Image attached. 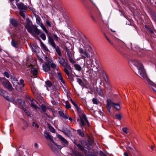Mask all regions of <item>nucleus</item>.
I'll use <instances>...</instances> for the list:
<instances>
[{
    "mask_svg": "<svg viewBox=\"0 0 156 156\" xmlns=\"http://www.w3.org/2000/svg\"><path fill=\"white\" fill-rule=\"evenodd\" d=\"M97 92L98 94L101 96L103 97L104 96V94L103 90L101 89H98L97 90Z\"/></svg>",
    "mask_w": 156,
    "mask_h": 156,
    "instance_id": "24",
    "label": "nucleus"
},
{
    "mask_svg": "<svg viewBox=\"0 0 156 156\" xmlns=\"http://www.w3.org/2000/svg\"><path fill=\"white\" fill-rule=\"evenodd\" d=\"M49 128L50 131L53 133H55V130L54 128L52 127L51 125H49L48 126Z\"/></svg>",
    "mask_w": 156,
    "mask_h": 156,
    "instance_id": "36",
    "label": "nucleus"
},
{
    "mask_svg": "<svg viewBox=\"0 0 156 156\" xmlns=\"http://www.w3.org/2000/svg\"><path fill=\"white\" fill-rule=\"evenodd\" d=\"M42 67L43 70L45 72H48L50 70V66L48 63L46 62L44 64H43Z\"/></svg>",
    "mask_w": 156,
    "mask_h": 156,
    "instance_id": "11",
    "label": "nucleus"
},
{
    "mask_svg": "<svg viewBox=\"0 0 156 156\" xmlns=\"http://www.w3.org/2000/svg\"><path fill=\"white\" fill-rule=\"evenodd\" d=\"M86 62L87 68H90L91 67H94L96 66V65H98V61L96 59L95 62H94L93 60L91 61L90 59H87Z\"/></svg>",
    "mask_w": 156,
    "mask_h": 156,
    "instance_id": "6",
    "label": "nucleus"
},
{
    "mask_svg": "<svg viewBox=\"0 0 156 156\" xmlns=\"http://www.w3.org/2000/svg\"><path fill=\"white\" fill-rule=\"evenodd\" d=\"M10 23L13 26L16 27L17 26L18 23L16 20L14 19H11L10 20Z\"/></svg>",
    "mask_w": 156,
    "mask_h": 156,
    "instance_id": "21",
    "label": "nucleus"
},
{
    "mask_svg": "<svg viewBox=\"0 0 156 156\" xmlns=\"http://www.w3.org/2000/svg\"><path fill=\"white\" fill-rule=\"evenodd\" d=\"M11 81L12 82V83L13 82V80H17L14 77V76H11Z\"/></svg>",
    "mask_w": 156,
    "mask_h": 156,
    "instance_id": "54",
    "label": "nucleus"
},
{
    "mask_svg": "<svg viewBox=\"0 0 156 156\" xmlns=\"http://www.w3.org/2000/svg\"><path fill=\"white\" fill-rule=\"evenodd\" d=\"M113 107L117 110H119L120 108V106L119 104L114 103Z\"/></svg>",
    "mask_w": 156,
    "mask_h": 156,
    "instance_id": "29",
    "label": "nucleus"
},
{
    "mask_svg": "<svg viewBox=\"0 0 156 156\" xmlns=\"http://www.w3.org/2000/svg\"><path fill=\"white\" fill-rule=\"evenodd\" d=\"M76 155L77 156H83L80 153L78 152H76Z\"/></svg>",
    "mask_w": 156,
    "mask_h": 156,
    "instance_id": "60",
    "label": "nucleus"
},
{
    "mask_svg": "<svg viewBox=\"0 0 156 156\" xmlns=\"http://www.w3.org/2000/svg\"><path fill=\"white\" fill-rule=\"evenodd\" d=\"M81 111H80L79 112H78L79 113V114L80 115L81 117H82V119L83 118L85 121L87 122V123L88 124H89V122L88 121L87 118L86 117V115L83 113H82L81 115V114H80L79 113Z\"/></svg>",
    "mask_w": 156,
    "mask_h": 156,
    "instance_id": "23",
    "label": "nucleus"
},
{
    "mask_svg": "<svg viewBox=\"0 0 156 156\" xmlns=\"http://www.w3.org/2000/svg\"><path fill=\"white\" fill-rule=\"evenodd\" d=\"M79 116L80 118V119H78L77 121L79 122V124L81 126H84L85 125V123L84 121L83 120V119H82V117H81L80 115L79 114Z\"/></svg>",
    "mask_w": 156,
    "mask_h": 156,
    "instance_id": "18",
    "label": "nucleus"
},
{
    "mask_svg": "<svg viewBox=\"0 0 156 156\" xmlns=\"http://www.w3.org/2000/svg\"><path fill=\"white\" fill-rule=\"evenodd\" d=\"M105 37H106V38L107 39V40H108V41H109V42L111 44H112V43L111 42V41H110V40L108 38V37L106 36H105Z\"/></svg>",
    "mask_w": 156,
    "mask_h": 156,
    "instance_id": "64",
    "label": "nucleus"
},
{
    "mask_svg": "<svg viewBox=\"0 0 156 156\" xmlns=\"http://www.w3.org/2000/svg\"><path fill=\"white\" fill-rule=\"evenodd\" d=\"M51 103L53 105H55L56 104L55 101L54 100H52Z\"/></svg>",
    "mask_w": 156,
    "mask_h": 156,
    "instance_id": "61",
    "label": "nucleus"
},
{
    "mask_svg": "<svg viewBox=\"0 0 156 156\" xmlns=\"http://www.w3.org/2000/svg\"><path fill=\"white\" fill-rule=\"evenodd\" d=\"M44 136L46 138L49 139L51 141L53 142V140L52 137L47 132L45 131H44Z\"/></svg>",
    "mask_w": 156,
    "mask_h": 156,
    "instance_id": "14",
    "label": "nucleus"
},
{
    "mask_svg": "<svg viewBox=\"0 0 156 156\" xmlns=\"http://www.w3.org/2000/svg\"><path fill=\"white\" fill-rule=\"evenodd\" d=\"M66 51L67 53V55L69 58L72 57V54L71 52L67 48H66Z\"/></svg>",
    "mask_w": 156,
    "mask_h": 156,
    "instance_id": "34",
    "label": "nucleus"
},
{
    "mask_svg": "<svg viewBox=\"0 0 156 156\" xmlns=\"http://www.w3.org/2000/svg\"><path fill=\"white\" fill-rule=\"evenodd\" d=\"M25 12L20 11V16L24 19L25 18V14L24 12Z\"/></svg>",
    "mask_w": 156,
    "mask_h": 156,
    "instance_id": "40",
    "label": "nucleus"
},
{
    "mask_svg": "<svg viewBox=\"0 0 156 156\" xmlns=\"http://www.w3.org/2000/svg\"><path fill=\"white\" fill-rule=\"evenodd\" d=\"M20 86L21 85H22V87H24V80L22 79H21L20 80Z\"/></svg>",
    "mask_w": 156,
    "mask_h": 156,
    "instance_id": "51",
    "label": "nucleus"
},
{
    "mask_svg": "<svg viewBox=\"0 0 156 156\" xmlns=\"http://www.w3.org/2000/svg\"><path fill=\"white\" fill-rule=\"evenodd\" d=\"M16 4L20 11L25 12L26 11L27 7L22 3H17Z\"/></svg>",
    "mask_w": 156,
    "mask_h": 156,
    "instance_id": "8",
    "label": "nucleus"
},
{
    "mask_svg": "<svg viewBox=\"0 0 156 156\" xmlns=\"http://www.w3.org/2000/svg\"><path fill=\"white\" fill-rule=\"evenodd\" d=\"M5 99L8 101L12 102L14 104H16V102L14 100V99L12 97L9 98L8 96H6V97L5 98Z\"/></svg>",
    "mask_w": 156,
    "mask_h": 156,
    "instance_id": "20",
    "label": "nucleus"
},
{
    "mask_svg": "<svg viewBox=\"0 0 156 156\" xmlns=\"http://www.w3.org/2000/svg\"><path fill=\"white\" fill-rule=\"evenodd\" d=\"M58 137L64 144L66 145H68V142L61 135H58Z\"/></svg>",
    "mask_w": 156,
    "mask_h": 156,
    "instance_id": "15",
    "label": "nucleus"
},
{
    "mask_svg": "<svg viewBox=\"0 0 156 156\" xmlns=\"http://www.w3.org/2000/svg\"><path fill=\"white\" fill-rule=\"evenodd\" d=\"M55 48V49L56 51L58 53L59 56H62L60 48L58 47L57 48L56 47V48Z\"/></svg>",
    "mask_w": 156,
    "mask_h": 156,
    "instance_id": "32",
    "label": "nucleus"
},
{
    "mask_svg": "<svg viewBox=\"0 0 156 156\" xmlns=\"http://www.w3.org/2000/svg\"><path fill=\"white\" fill-rule=\"evenodd\" d=\"M78 50H79V52L80 54H83L84 53V51L83 50V48H78Z\"/></svg>",
    "mask_w": 156,
    "mask_h": 156,
    "instance_id": "44",
    "label": "nucleus"
},
{
    "mask_svg": "<svg viewBox=\"0 0 156 156\" xmlns=\"http://www.w3.org/2000/svg\"><path fill=\"white\" fill-rule=\"evenodd\" d=\"M77 146L80 150L82 151H84L85 150L84 149L81 144H78L77 145Z\"/></svg>",
    "mask_w": 156,
    "mask_h": 156,
    "instance_id": "37",
    "label": "nucleus"
},
{
    "mask_svg": "<svg viewBox=\"0 0 156 156\" xmlns=\"http://www.w3.org/2000/svg\"><path fill=\"white\" fill-rule=\"evenodd\" d=\"M86 40L85 37H81L79 40L80 43L81 44L82 43L83 44H85L86 43Z\"/></svg>",
    "mask_w": 156,
    "mask_h": 156,
    "instance_id": "28",
    "label": "nucleus"
},
{
    "mask_svg": "<svg viewBox=\"0 0 156 156\" xmlns=\"http://www.w3.org/2000/svg\"><path fill=\"white\" fill-rule=\"evenodd\" d=\"M46 25L49 27H51V23L48 20H47L45 21Z\"/></svg>",
    "mask_w": 156,
    "mask_h": 156,
    "instance_id": "45",
    "label": "nucleus"
},
{
    "mask_svg": "<svg viewBox=\"0 0 156 156\" xmlns=\"http://www.w3.org/2000/svg\"><path fill=\"white\" fill-rule=\"evenodd\" d=\"M65 106L67 108H71L70 104L68 102H65Z\"/></svg>",
    "mask_w": 156,
    "mask_h": 156,
    "instance_id": "39",
    "label": "nucleus"
},
{
    "mask_svg": "<svg viewBox=\"0 0 156 156\" xmlns=\"http://www.w3.org/2000/svg\"><path fill=\"white\" fill-rule=\"evenodd\" d=\"M114 103L112 102L110 99H108L107 101V108L109 112L112 107H113Z\"/></svg>",
    "mask_w": 156,
    "mask_h": 156,
    "instance_id": "10",
    "label": "nucleus"
},
{
    "mask_svg": "<svg viewBox=\"0 0 156 156\" xmlns=\"http://www.w3.org/2000/svg\"><path fill=\"white\" fill-rule=\"evenodd\" d=\"M58 61L59 64L62 65L64 68V71L65 73L68 76L70 75L69 71L72 72V69L71 66L68 64V61L62 57V56H58Z\"/></svg>",
    "mask_w": 156,
    "mask_h": 156,
    "instance_id": "2",
    "label": "nucleus"
},
{
    "mask_svg": "<svg viewBox=\"0 0 156 156\" xmlns=\"http://www.w3.org/2000/svg\"><path fill=\"white\" fill-rule=\"evenodd\" d=\"M6 94L7 93L5 91L3 90H0V94L3 96L5 98L6 96H7L6 95Z\"/></svg>",
    "mask_w": 156,
    "mask_h": 156,
    "instance_id": "25",
    "label": "nucleus"
},
{
    "mask_svg": "<svg viewBox=\"0 0 156 156\" xmlns=\"http://www.w3.org/2000/svg\"><path fill=\"white\" fill-rule=\"evenodd\" d=\"M3 75H4V76H6L7 78H9V73L7 72H5L3 73Z\"/></svg>",
    "mask_w": 156,
    "mask_h": 156,
    "instance_id": "48",
    "label": "nucleus"
},
{
    "mask_svg": "<svg viewBox=\"0 0 156 156\" xmlns=\"http://www.w3.org/2000/svg\"><path fill=\"white\" fill-rule=\"evenodd\" d=\"M48 42L52 47L54 48H56V44L53 38L50 36L48 37Z\"/></svg>",
    "mask_w": 156,
    "mask_h": 156,
    "instance_id": "13",
    "label": "nucleus"
},
{
    "mask_svg": "<svg viewBox=\"0 0 156 156\" xmlns=\"http://www.w3.org/2000/svg\"><path fill=\"white\" fill-rule=\"evenodd\" d=\"M34 65L30 64V65L28 66V70H30V73L34 76H36L37 74L38 67L37 65H36V61L34 62Z\"/></svg>",
    "mask_w": 156,
    "mask_h": 156,
    "instance_id": "4",
    "label": "nucleus"
},
{
    "mask_svg": "<svg viewBox=\"0 0 156 156\" xmlns=\"http://www.w3.org/2000/svg\"><path fill=\"white\" fill-rule=\"evenodd\" d=\"M34 146L36 147V148H38V144H37V143H35L34 144Z\"/></svg>",
    "mask_w": 156,
    "mask_h": 156,
    "instance_id": "62",
    "label": "nucleus"
},
{
    "mask_svg": "<svg viewBox=\"0 0 156 156\" xmlns=\"http://www.w3.org/2000/svg\"><path fill=\"white\" fill-rule=\"evenodd\" d=\"M0 82L2 85L9 90L13 91L14 88L9 81L5 77H0Z\"/></svg>",
    "mask_w": 156,
    "mask_h": 156,
    "instance_id": "3",
    "label": "nucleus"
},
{
    "mask_svg": "<svg viewBox=\"0 0 156 156\" xmlns=\"http://www.w3.org/2000/svg\"><path fill=\"white\" fill-rule=\"evenodd\" d=\"M36 20L37 23L41 27L42 29L46 34H48V31L41 22L40 18L39 16H37L36 17Z\"/></svg>",
    "mask_w": 156,
    "mask_h": 156,
    "instance_id": "7",
    "label": "nucleus"
},
{
    "mask_svg": "<svg viewBox=\"0 0 156 156\" xmlns=\"http://www.w3.org/2000/svg\"><path fill=\"white\" fill-rule=\"evenodd\" d=\"M26 28L28 31L31 34L34 36L38 35L41 33V31L38 29L36 27H33L28 26L26 27Z\"/></svg>",
    "mask_w": 156,
    "mask_h": 156,
    "instance_id": "5",
    "label": "nucleus"
},
{
    "mask_svg": "<svg viewBox=\"0 0 156 156\" xmlns=\"http://www.w3.org/2000/svg\"><path fill=\"white\" fill-rule=\"evenodd\" d=\"M133 63L136 67V69L137 70V74L140 75L143 79L147 80L148 78L146 73L144 69L142 64L140 61L137 60L135 61Z\"/></svg>",
    "mask_w": 156,
    "mask_h": 156,
    "instance_id": "1",
    "label": "nucleus"
},
{
    "mask_svg": "<svg viewBox=\"0 0 156 156\" xmlns=\"http://www.w3.org/2000/svg\"><path fill=\"white\" fill-rule=\"evenodd\" d=\"M40 37L43 40H45L46 39V36L44 33H42L41 34Z\"/></svg>",
    "mask_w": 156,
    "mask_h": 156,
    "instance_id": "41",
    "label": "nucleus"
},
{
    "mask_svg": "<svg viewBox=\"0 0 156 156\" xmlns=\"http://www.w3.org/2000/svg\"><path fill=\"white\" fill-rule=\"evenodd\" d=\"M69 60L72 64H73L76 62L72 58V57L69 58Z\"/></svg>",
    "mask_w": 156,
    "mask_h": 156,
    "instance_id": "47",
    "label": "nucleus"
},
{
    "mask_svg": "<svg viewBox=\"0 0 156 156\" xmlns=\"http://www.w3.org/2000/svg\"><path fill=\"white\" fill-rule=\"evenodd\" d=\"M74 67L75 69L78 71H80L81 70V67L78 64H76L74 65Z\"/></svg>",
    "mask_w": 156,
    "mask_h": 156,
    "instance_id": "26",
    "label": "nucleus"
},
{
    "mask_svg": "<svg viewBox=\"0 0 156 156\" xmlns=\"http://www.w3.org/2000/svg\"><path fill=\"white\" fill-rule=\"evenodd\" d=\"M53 36L54 38L56 41L58 40L59 37L57 36V35L56 34H53Z\"/></svg>",
    "mask_w": 156,
    "mask_h": 156,
    "instance_id": "53",
    "label": "nucleus"
},
{
    "mask_svg": "<svg viewBox=\"0 0 156 156\" xmlns=\"http://www.w3.org/2000/svg\"><path fill=\"white\" fill-rule=\"evenodd\" d=\"M41 108L43 112H45L46 111L47 108L45 105L44 104L41 105Z\"/></svg>",
    "mask_w": 156,
    "mask_h": 156,
    "instance_id": "38",
    "label": "nucleus"
},
{
    "mask_svg": "<svg viewBox=\"0 0 156 156\" xmlns=\"http://www.w3.org/2000/svg\"><path fill=\"white\" fill-rule=\"evenodd\" d=\"M122 130L123 131V132L126 133H128L127 132V129L126 128H123L122 129Z\"/></svg>",
    "mask_w": 156,
    "mask_h": 156,
    "instance_id": "52",
    "label": "nucleus"
},
{
    "mask_svg": "<svg viewBox=\"0 0 156 156\" xmlns=\"http://www.w3.org/2000/svg\"><path fill=\"white\" fill-rule=\"evenodd\" d=\"M59 80L61 81V82H62V83L63 84H65V81L64 80L63 78H62V79H60Z\"/></svg>",
    "mask_w": 156,
    "mask_h": 156,
    "instance_id": "58",
    "label": "nucleus"
},
{
    "mask_svg": "<svg viewBox=\"0 0 156 156\" xmlns=\"http://www.w3.org/2000/svg\"><path fill=\"white\" fill-rule=\"evenodd\" d=\"M77 132L82 137L84 136V134L82 130L80 129H78L77 130Z\"/></svg>",
    "mask_w": 156,
    "mask_h": 156,
    "instance_id": "35",
    "label": "nucleus"
},
{
    "mask_svg": "<svg viewBox=\"0 0 156 156\" xmlns=\"http://www.w3.org/2000/svg\"><path fill=\"white\" fill-rule=\"evenodd\" d=\"M13 86L15 87V88L18 90H21V86H20V84L19 83L18 81L17 80H13L12 83Z\"/></svg>",
    "mask_w": 156,
    "mask_h": 156,
    "instance_id": "9",
    "label": "nucleus"
},
{
    "mask_svg": "<svg viewBox=\"0 0 156 156\" xmlns=\"http://www.w3.org/2000/svg\"><path fill=\"white\" fill-rule=\"evenodd\" d=\"M59 114L60 116L62 117L63 119H68L69 115L67 114H66L65 115L62 112L59 111Z\"/></svg>",
    "mask_w": 156,
    "mask_h": 156,
    "instance_id": "16",
    "label": "nucleus"
},
{
    "mask_svg": "<svg viewBox=\"0 0 156 156\" xmlns=\"http://www.w3.org/2000/svg\"><path fill=\"white\" fill-rule=\"evenodd\" d=\"M83 54L85 56H86L88 58V59H90V55L89 53H88L87 51L86 50L84 51V53Z\"/></svg>",
    "mask_w": 156,
    "mask_h": 156,
    "instance_id": "31",
    "label": "nucleus"
},
{
    "mask_svg": "<svg viewBox=\"0 0 156 156\" xmlns=\"http://www.w3.org/2000/svg\"><path fill=\"white\" fill-rule=\"evenodd\" d=\"M57 76L59 80L63 78L61 73L60 72L57 73Z\"/></svg>",
    "mask_w": 156,
    "mask_h": 156,
    "instance_id": "50",
    "label": "nucleus"
},
{
    "mask_svg": "<svg viewBox=\"0 0 156 156\" xmlns=\"http://www.w3.org/2000/svg\"><path fill=\"white\" fill-rule=\"evenodd\" d=\"M51 94L55 96L57 98L58 97L59 94V93L58 92V90L56 89L53 90Z\"/></svg>",
    "mask_w": 156,
    "mask_h": 156,
    "instance_id": "19",
    "label": "nucleus"
},
{
    "mask_svg": "<svg viewBox=\"0 0 156 156\" xmlns=\"http://www.w3.org/2000/svg\"><path fill=\"white\" fill-rule=\"evenodd\" d=\"M92 102L94 104H98V101L97 99L95 98H94L92 99Z\"/></svg>",
    "mask_w": 156,
    "mask_h": 156,
    "instance_id": "49",
    "label": "nucleus"
},
{
    "mask_svg": "<svg viewBox=\"0 0 156 156\" xmlns=\"http://www.w3.org/2000/svg\"><path fill=\"white\" fill-rule=\"evenodd\" d=\"M50 66L52 68H56V65L54 63H51L50 64Z\"/></svg>",
    "mask_w": 156,
    "mask_h": 156,
    "instance_id": "55",
    "label": "nucleus"
},
{
    "mask_svg": "<svg viewBox=\"0 0 156 156\" xmlns=\"http://www.w3.org/2000/svg\"><path fill=\"white\" fill-rule=\"evenodd\" d=\"M116 118L119 120H121L122 119L121 115L119 114H116L115 115Z\"/></svg>",
    "mask_w": 156,
    "mask_h": 156,
    "instance_id": "43",
    "label": "nucleus"
},
{
    "mask_svg": "<svg viewBox=\"0 0 156 156\" xmlns=\"http://www.w3.org/2000/svg\"><path fill=\"white\" fill-rule=\"evenodd\" d=\"M45 84L46 87H50L52 85L51 83L49 80L45 82Z\"/></svg>",
    "mask_w": 156,
    "mask_h": 156,
    "instance_id": "33",
    "label": "nucleus"
},
{
    "mask_svg": "<svg viewBox=\"0 0 156 156\" xmlns=\"http://www.w3.org/2000/svg\"><path fill=\"white\" fill-rule=\"evenodd\" d=\"M124 156H128V153L126 152H125L124 154Z\"/></svg>",
    "mask_w": 156,
    "mask_h": 156,
    "instance_id": "63",
    "label": "nucleus"
},
{
    "mask_svg": "<svg viewBox=\"0 0 156 156\" xmlns=\"http://www.w3.org/2000/svg\"><path fill=\"white\" fill-rule=\"evenodd\" d=\"M32 126L37 128H38L39 127V125L38 124L36 123L35 122H33L32 123Z\"/></svg>",
    "mask_w": 156,
    "mask_h": 156,
    "instance_id": "46",
    "label": "nucleus"
},
{
    "mask_svg": "<svg viewBox=\"0 0 156 156\" xmlns=\"http://www.w3.org/2000/svg\"><path fill=\"white\" fill-rule=\"evenodd\" d=\"M40 41L41 46L43 47V48L45 51H49V50L47 48V46L42 42L41 40H40Z\"/></svg>",
    "mask_w": 156,
    "mask_h": 156,
    "instance_id": "27",
    "label": "nucleus"
},
{
    "mask_svg": "<svg viewBox=\"0 0 156 156\" xmlns=\"http://www.w3.org/2000/svg\"><path fill=\"white\" fill-rule=\"evenodd\" d=\"M24 111H25V112L27 114V115L28 116H30V113L27 110H24Z\"/></svg>",
    "mask_w": 156,
    "mask_h": 156,
    "instance_id": "56",
    "label": "nucleus"
},
{
    "mask_svg": "<svg viewBox=\"0 0 156 156\" xmlns=\"http://www.w3.org/2000/svg\"><path fill=\"white\" fill-rule=\"evenodd\" d=\"M30 100L31 101L30 103L31 106L35 108H37V107L36 105V103H37L36 101L35 100L31 98L30 99Z\"/></svg>",
    "mask_w": 156,
    "mask_h": 156,
    "instance_id": "17",
    "label": "nucleus"
},
{
    "mask_svg": "<svg viewBox=\"0 0 156 156\" xmlns=\"http://www.w3.org/2000/svg\"><path fill=\"white\" fill-rule=\"evenodd\" d=\"M59 80L61 81V82H62V83L63 84H65V81L64 80L63 78H62V79H60Z\"/></svg>",
    "mask_w": 156,
    "mask_h": 156,
    "instance_id": "59",
    "label": "nucleus"
},
{
    "mask_svg": "<svg viewBox=\"0 0 156 156\" xmlns=\"http://www.w3.org/2000/svg\"><path fill=\"white\" fill-rule=\"evenodd\" d=\"M148 84L156 93V84L150 80L148 81Z\"/></svg>",
    "mask_w": 156,
    "mask_h": 156,
    "instance_id": "12",
    "label": "nucleus"
},
{
    "mask_svg": "<svg viewBox=\"0 0 156 156\" xmlns=\"http://www.w3.org/2000/svg\"><path fill=\"white\" fill-rule=\"evenodd\" d=\"M17 101L21 105L23 101L21 99H18L17 100Z\"/></svg>",
    "mask_w": 156,
    "mask_h": 156,
    "instance_id": "57",
    "label": "nucleus"
},
{
    "mask_svg": "<svg viewBox=\"0 0 156 156\" xmlns=\"http://www.w3.org/2000/svg\"><path fill=\"white\" fill-rule=\"evenodd\" d=\"M70 101L72 104L74 105L75 106V108L76 109V110L78 112H79L80 111V108H79L77 106V105L76 103H75L74 101L72 99H70Z\"/></svg>",
    "mask_w": 156,
    "mask_h": 156,
    "instance_id": "22",
    "label": "nucleus"
},
{
    "mask_svg": "<svg viewBox=\"0 0 156 156\" xmlns=\"http://www.w3.org/2000/svg\"><path fill=\"white\" fill-rule=\"evenodd\" d=\"M17 42H16L14 41L13 39H12L11 44L12 45L15 47L17 48Z\"/></svg>",
    "mask_w": 156,
    "mask_h": 156,
    "instance_id": "30",
    "label": "nucleus"
},
{
    "mask_svg": "<svg viewBox=\"0 0 156 156\" xmlns=\"http://www.w3.org/2000/svg\"><path fill=\"white\" fill-rule=\"evenodd\" d=\"M77 81L79 84L80 85H82L83 84L82 80L79 78L77 79Z\"/></svg>",
    "mask_w": 156,
    "mask_h": 156,
    "instance_id": "42",
    "label": "nucleus"
}]
</instances>
